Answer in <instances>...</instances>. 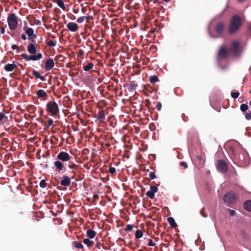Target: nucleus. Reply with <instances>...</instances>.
<instances>
[{"label":"nucleus","mask_w":251,"mask_h":251,"mask_svg":"<svg viewBox=\"0 0 251 251\" xmlns=\"http://www.w3.org/2000/svg\"><path fill=\"white\" fill-rule=\"evenodd\" d=\"M244 18V17H242L238 15H234L232 17L228 28L229 34L235 33L240 29L242 25Z\"/></svg>","instance_id":"1"},{"label":"nucleus","mask_w":251,"mask_h":251,"mask_svg":"<svg viewBox=\"0 0 251 251\" xmlns=\"http://www.w3.org/2000/svg\"><path fill=\"white\" fill-rule=\"evenodd\" d=\"M27 49L28 52L31 55H28L26 53L22 54L21 56L25 60L27 61L30 60L36 61L39 60L42 58L43 55L41 53H38L37 54H35L37 52V50L34 44H29L27 46Z\"/></svg>","instance_id":"2"},{"label":"nucleus","mask_w":251,"mask_h":251,"mask_svg":"<svg viewBox=\"0 0 251 251\" xmlns=\"http://www.w3.org/2000/svg\"><path fill=\"white\" fill-rule=\"evenodd\" d=\"M228 50L229 53H230L234 57H239L242 52L240 42L237 40L233 41Z\"/></svg>","instance_id":"3"},{"label":"nucleus","mask_w":251,"mask_h":251,"mask_svg":"<svg viewBox=\"0 0 251 251\" xmlns=\"http://www.w3.org/2000/svg\"><path fill=\"white\" fill-rule=\"evenodd\" d=\"M46 110L51 116H54L59 112V109L57 103L52 100L49 101L46 105Z\"/></svg>","instance_id":"4"},{"label":"nucleus","mask_w":251,"mask_h":251,"mask_svg":"<svg viewBox=\"0 0 251 251\" xmlns=\"http://www.w3.org/2000/svg\"><path fill=\"white\" fill-rule=\"evenodd\" d=\"M229 51L225 45L220 46L217 54L218 61L226 59L229 55Z\"/></svg>","instance_id":"5"},{"label":"nucleus","mask_w":251,"mask_h":251,"mask_svg":"<svg viewBox=\"0 0 251 251\" xmlns=\"http://www.w3.org/2000/svg\"><path fill=\"white\" fill-rule=\"evenodd\" d=\"M7 23L11 30L16 29L18 26V18L14 13H10L7 17Z\"/></svg>","instance_id":"6"},{"label":"nucleus","mask_w":251,"mask_h":251,"mask_svg":"<svg viewBox=\"0 0 251 251\" xmlns=\"http://www.w3.org/2000/svg\"><path fill=\"white\" fill-rule=\"evenodd\" d=\"M237 199L236 194L233 191H230L226 193L223 198V200L225 202L229 204L234 203Z\"/></svg>","instance_id":"7"},{"label":"nucleus","mask_w":251,"mask_h":251,"mask_svg":"<svg viewBox=\"0 0 251 251\" xmlns=\"http://www.w3.org/2000/svg\"><path fill=\"white\" fill-rule=\"evenodd\" d=\"M216 166L217 170L223 174H225L228 171V164L224 160H218L216 161Z\"/></svg>","instance_id":"8"},{"label":"nucleus","mask_w":251,"mask_h":251,"mask_svg":"<svg viewBox=\"0 0 251 251\" xmlns=\"http://www.w3.org/2000/svg\"><path fill=\"white\" fill-rule=\"evenodd\" d=\"M239 159L240 163L244 166L248 165L250 162L249 155L246 151H244L241 155L239 156Z\"/></svg>","instance_id":"9"},{"label":"nucleus","mask_w":251,"mask_h":251,"mask_svg":"<svg viewBox=\"0 0 251 251\" xmlns=\"http://www.w3.org/2000/svg\"><path fill=\"white\" fill-rule=\"evenodd\" d=\"M225 29V24L223 22H220L217 23L214 28L216 33L218 34V37H220L222 35Z\"/></svg>","instance_id":"10"},{"label":"nucleus","mask_w":251,"mask_h":251,"mask_svg":"<svg viewBox=\"0 0 251 251\" xmlns=\"http://www.w3.org/2000/svg\"><path fill=\"white\" fill-rule=\"evenodd\" d=\"M71 157L68 153L65 151L60 152L57 155L56 158L61 161L65 162L69 160Z\"/></svg>","instance_id":"11"},{"label":"nucleus","mask_w":251,"mask_h":251,"mask_svg":"<svg viewBox=\"0 0 251 251\" xmlns=\"http://www.w3.org/2000/svg\"><path fill=\"white\" fill-rule=\"evenodd\" d=\"M158 188L155 186H151L150 190L148 191L146 195L151 199H153L154 198V194L157 191Z\"/></svg>","instance_id":"12"},{"label":"nucleus","mask_w":251,"mask_h":251,"mask_svg":"<svg viewBox=\"0 0 251 251\" xmlns=\"http://www.w3.org/2000/svg\"><path fill=\"white\" fill-rule=\"evenodd\" d=\"M54 66V61L52 58H49L47 59L45 62V70L46 71H50Z\"/></svg>","instance_id":"13"},{"label":"nucleus","mask_w":251,"mask_h":251,"mask_svg":"<svg viewBox=\"0 0 251 251\" xmlns=\"http://www.w3.org/2000/svg\"><path fill=\"white\" fill-rule=\"evenodd\" d=\"M63 179L60 181V185L63 186H69L71 185V181L70 177L67 176H63Z\"/></svg>","instance_id":"14"},{"label":"nucleus","mask_w":251,"mask_h":251,"mask_svg":"<svg viewBox=\"0 0 251 251\" xmlns=\"http://www.w3.org/2000/svg\"><path fill=\"white\" fill-rule=\"evenodd\" d=\"M66 26L69 30L72 32H76L78 29L77 25L73 22L69 23Z\"/></svg>","instance_id":"15"},{"label":"nucleus","mask_w":251,"mask_h":251,"mask_svg":"<svg viewBox=\"0 0 251 251\" xmlns=\"http://www.w3.org/2000/svg\"><path fill=\"white\" fill-rule=\"evenodd\" d=\"M24 30L28 36V39L29 40H32L36 36L35 35H34V30L32 28L28 27L26 30H25V28H24Z\"/></svg>","instance_id":"16"},{"label":"nucleus","mask_w":251,"mask_h":251,"mask_svg":"<svg viewBox=\"0 0 251 251\" xmlns=\"http://www.w3.org/2000/svg\"><path fill=\"white\" fill-rule=\"evenodd\" d=\"M54 166L55 167V170L58 172L61 171L64 168L63 163L59 160L55 161Z\"/></svg>","instance_id":"17"},{"label":"nucleus","mask_w":251,"mask_h":251,"mask_svg":"<svg viewBox=\"0 0 251 251\" xmlns=\"http://www.w3.org/2000/svg\"><path fill=\"white\" fill-rule=\"evenodd\" d=\"M86 236L89 239H93L97 234V232L93 229H88L86 230Z\"/></svg>","instance_id":"18"},{"label":"nucleus","mask_w":251,"mask_h":251,"mask_svg":"<svg viewBox=\"0 0 251 251\" xmlns=\"http://www.w3.org/2000/svg\"><path fill=\"white\" fill-rule=\"evenodd\" d=\"M36 95L39 98H44L46 99L48 97L46 92L42 89L38 90L36 92Z\"/></svg>","instance_id":"19"},{"label":"nucleus","mask_w":251,"mask_h":251,"mask_svg":"<svg viewBox=\"0 0 251 251\" xmlns=\"http://www.w3.org/2000/svg\"><path fill=\"white\" fill-rule=\"evenodd\" d=\"M4 68L6 71L11 72L17 68V65L15 64H7L5 65Z\"/></svg>","instance_id":"20"},{"label":"nucleus","mask_w":251,"mask_h":251,"mask_svg":"<svg viewBox=\"0 0 251 251\" xmlns=\"http://www.w3.org/2000/svg\"><path fill=\"white\" fill-rule=\"evenodd\" d=\"M105 112L103 110H100L97 116V119L99 120H103L105 119Z\"/></svg>","instance_id":"21"},{"label":"nucleus","mask_w":251,"mask_h":251,"mask_svg":"<svg viewBox=\"0 0 251 251\" xmlns=\"http://www.w3.org/2000/svg\"><path fill=\"white\" fill-rule=\"evenodd\" d=\"M167 221L173 228H175L177 226L175 219L173 217H168L167 218Z\"/></svg>","instance_id":"22"},{"label":"nucleus","mask_w":251,"mask_h":251,"mask_svg":"<svg viewBox=\"0 0 251 251\" xmlns=\"http://www.w3.org/2000/svg\"><path fill=\"white\" fill-rule=\"evenodd\" d=\"M89 238H85L83 240V243L85 245H87V246L90 248L92 247L94 244V242L90 240Z\"/></svg>","instance_id":"23"},{"label":"nucleus","mask_w":251,"mask_h":251,"mask_svg":"<svg viewBox=\"0 0 251 251\" xmlns=\"http://www.w3.org/2000/svg\"><path fill=\"white\" fill-rule=\"evenodd\" d=\"M32 75L35 77L36 78L40 79L42 81H44L45 80V77L42 76L39 72L36 70L33 71Z\"/></svg>","instance_id":"24"},{"label":"nucleus","mask_w":251,"mask_h":251,"mask_svg":"<svg viewBox=\"0 0 251 251\" xmlns=\"http://www.w3.org/2000/svg\"><path fill=\"white\" fill-rule=\"evenodd\" d=\"M244 208L250 211L251 212V200H248L246 201L243 204Z\"/></svg>","instance_id":"25"},{"label":"nucleus","mask_w":251,"mask_h":251,"mask_svg":"<svg viewBox=\"0 0 251 251\" xmlns=\"http://www.w3.org/2000/svg\"><path fill=\"white\" fill-rule=\"evenodd\" d=\"M93 67L94 64L92 62H89L86 65H83V70L86 72L90 71L91 69H93Z\"/></svg>","instance_id":"26"},{"label":"nucleus","mask_w":251,"mask_h":251,"mask_svg":"<svg viewBox=\"0 0 251 251\" xmlns=\"http://www.w3.org/2000/svg\"><path fill=\"white\" fill-rule=\"evenodd\" d=\"M73 246L75 247L77 249H83V246L81 242H77V241H74L73 242Z\"/></svg>","instance_id":"27"},{"label":"nucleus","mask_w":251,"mask_h":251,"mask_svg":"<svg viewBox=\"0 0 251 251\" xmlns=\"http://www.w3.org/2000/svg\"><path fill=\"white\" fill-rule=\"evenodd\" d=\"M149 80L151 83L154 84L155 82L158 81L159 79H158V77L156 75H151V76H150Z\"/></svg>","instance_id":"28"},{"label":"nucleus","mask_w":251,"mask_h":251,"mask_svg":"<svg viewBox=\"0 0 251 251\" xmlns=\"http://www.w3.org/2000/svg\"><path fill=\"white\" fill-rule=\"evenodd\" d=\"M55 1L59 7L63 9V10L65 9V6L63 1L62 0H55Z\"/></svg>","instance_id":"29"},{"label":"nucleus","mask_w":251,"mask_h":251,"mask_svg":"<svg viewBox=\"0 0 251 251\" xmlns=\"http://www.w3.org/2000/svg\"><path fill=\"white\" fill-rule=\"evenodd\" d=\"M143 235V232L141 230L138 229L135 232V236L137 239L141 238Z\"/></svg>","instance_id":"30"},{"label":"nucleus","mask_w":251,"mask_h":251,"mask_svg":"<svg viewBox=\"0 0 251 251\" xmlns=\"http://www.w3.org/2000/svg\"><path fill=\"white\" fill-rule=\"evenodd\" d=\"M249 108V106L247 104H242L240 105V110L242 112L247 111Z\"/></svg>","instance_id":"31"},{"label":"nucleus","mask_w":251,"mask_h":251,"mask_svg":"<svg viewBox=\"0 0 251 251\" xmlns=\"http://www.w3.org/2000/svg\"><path fill=\"white\" fill-rule=\"evenodd\" d=\"M47 44L48 46L50 47H54L56 46V41H53L52 40H50L48 42H47Z\"/></svg>","instance_id":"32"},{"label":"nucleus","mask_w":251,"mask_h":251,"mask_svg":"<svg viewBox=\"0 0 251 251\" xmlns=\"http://www.w3.org/2000/svg\"><path fill=\"white\" fill-rule=\"evenodd\" d=\"M69 168L71 169H77L78 168V165L75 164L73 162H72L70 165L68 166Z\"/></svg>","instance_id":"33"},{"label":"nucleus","mask_w":251,"mask_h":251,"mask_svg":"<svg viewBox=\"0 0 251 251\" xmlns=\"http://www.w3.org/2000/svg\"><path fill=\"white\" fill-rule=\"evenodd\" d=\"M239 93L238 92H232L231 93V96L233 99H237L239 96Z\"/></svg>","instance_id":"34"},{"label":"nucleus","mask_w":251,"mask_h":251,"mask_svg":"<svg viewBox=\"0 0 251 251\" xmlns=\"http://www.w3.org/2000/svg\"><path fill=\"white\" fill-rule=\"evenodd\" d=\"M39 185L41 188H45L47 186L46 181L44 179L42 180L40 182Z\"/></svg>","instance_id":"35"},{"label":"nucleus","mask_w":251,"mask_h":251,"mask_svg":"<svg viewBox=\"0 0 251 251\" xmlns=\"http://www.w3.org/2000/svg\"><path fill=\"white\" fill-rule=\"evenodd\" d=\"M99 196L97 194H95L93 195V200H92V203L93 204H94L95 202L99 199Z\"/></svg>","instance_id":"36"},{"label":"nucleus","mask_w":251,"mask_h":251,"mask_svg":"<svg viewBox=\"0 0 251 251\" xmlns=\"http://www.w3.org/2000/svg\"><path fill=\"white\" fill-rule=\"evenodd\" d=\"M133 226L131 225H126V228L125 229V230L126 231H130L132 230Z\"/></svg>","instance_id":"37"},{"label":"nucleus","mask_w":251,"mask_h":251,"mask_svg":"<svg viewBox=\"0 0 251 251\" xmlns=\"http://www.w3.org/2000/svg\"><path fill=\"white\" fill-rule=\"evenodd\" d=\"M108 171L111 174H114L116 172V169L114 167H110Z\"/></svg>","instance_id":"38"},{"label":"nucleus","mask_w":251,"mask_h":251,"mask_svg":"<svg viewBox=\"0 0 251 251\" xmlns=\"http://www.w3.org/2000/svg\"><path fill=\"white\" fill-rule=\"evenodd\" d=\"M137 86V85L135 83L131 84L130 85L129 89V90H131V91L135 90L136 89V87Z\"/></svg>","instance_id":"39"},{"label":"nucleus","mask_w":251,"mask_h":251,"mask_svg":"<svg viewBox=\"0 0 251 251\" xmlns=\"http://www.w3.org/2000/svg\"><path fill=\"white\" fill-rule=\"evenodd\" d=\"M85 19V16L80 17L77 19V22L78 23H82L84 21Z\"/></svg>","instance_id":"40"},{"label":"nucleus","mask_w":251,"mask_h":251,"mask_svg":"<svg viewBox=\"0 0 251 251\" xmlns=\"http://www.w3.org/2000/svg\"><path fill=\"white\" fill-rule=\"evenodd\" d=\"M149 176L151 179H153L156 177L155 173L153 172H151L149 173Z\"/></svg>","instance_id":"41"},{"label":"nucleus","mask_w":251,"mask_h":251,"mask_svg":"<svg viewBox=\"0 0 251 251\" xmlns=\"http://www.w3.org/2000/svg\"><path fill=\"white\" fill-rule=\"evenodd\" d=\"M5 117V115L4 113L0 112V124L2 123L3 120Z\"/></svg>","instance_id":"42"},{"label":"nucleus","mask_w":251,"mask_h":251,"mask_svg":"<svg viewBox=\"0 0 251 251\" xmlns=\"http://www.w3.org/2000/svg\"><path fill=\"white\" fill-rule=\"evenodd\" d=\"M204 208L203 207L200 211V214L201 215L203 216L204 218H206L207 217V215L204 213Z\"/></svg>","instance_id":"43"},{"label":"nucleus","mask_w":251,"mask_h":251,"mask_svg":"<svg viewBox=\"0 0 251 251\" xmlns=\"http://www.w3.org/2000/svg\"><path fill=\"white\" fill-rule=\"evenodd\" d=\"M53 121L52 119H49L48 120V125L46 126V127L47 128H49L50 126H51L53 124Z\"/></svg>","instance_id":"44"},{"label":"nucleus","mask_w":251,"mask_h":251,"mask_svg":"<svg viewBox=\"0 0 251 251\" xmlns=\"http://www.w3.org/2000/svg\"><path fill=\"white\" fill-rule=\"evenodd\" d=\"M180 165L183 167L184 169H186L188 168V165L186 162L184 161H182L180 163Z\"/></svg>","instance_id":"45"},{"label":"nucleus","mask_w":251,"mask_h":251,"mask_svg":"<svg viewBox=\"0 0 251 251\" xmlns=\"http://www.w3.org/2000/svg\"><path fill=\"white\" fill-rule=\"evenodd\" d=\"M156 109L160 111L161 110V107H162V104H161V102H159V101L157 102V103H156Z\"/></svg>","instance_id":"46"},{"label":"nucleus","mask_w":251,"mask_h":251,"mask_svg":"<svg viewBox=\"0 0 251 251\" xmlns=\"http://www.w3.org/2000/svg\"><path fill=\"white\" fill-rule=\"evenodd\" d=\"M245 118L247 120H250L251 119V111L250 113H246Z\"/></svg>","instance_id":"47"},{"label":"nucleus","mask_w":251,"mask_h":251,"mask_svg":"<svg viewBox=\"0 0 251 251\" xmlns=\"http://www.w3.org/2000/svg\"><path fill=\"white\" fill-rule=\"evenodd\" d=\"M228 210L230 212V215L231 216H234L236 214V212L234 210H231L230 209H228Z\"/></svg>","instance_id":"48"},{"label":"nucleus","mask_w":251,"mask_h":251,"mask_svg":"<svg viewBox=\"0 0 251 251\" xmlns=\"http://www.w3.org/2000/svg\"><path fill=\"white\" fill-rule=\"evenodd\" d=\"M11 49L13 50H17V52H19V47L16 45H12L11 46Z\"/></svg>","instance_id":"49"},{"label":"nucleus","mask_w":251,"mask_h":251,"mask_svg":"<svg viewBox=\"0 0 251 251\" xmlns=\"http://www.w3.org/2000/svg\"><path fill=\"white\" fill-rule=\"evenodd\" d=\"M148 245L149 246H154L155 244L153 243L152 240L151 239H149Z\"/></svg>","instance_id":"50"},{"label":"nucleus","mask_w":251,"mask_h":251,"mask_svg":"<svg viewBox=\"0 0 251 251\" xmlns=\"http://www.w3.org/2000/svg\"><path fill=\"white\" fill-rule=\"evenodd\" d=\"M102 244L100 242L97 243L96 245V247L98 249H100Z\"/></svg>","instance_id":"51"},{"label":"nucleus","mask_w":251,"mask_h":251,"mask_svg":"<svg viewBox=\"0 0 251 251\" xmlns=\"http://www.w3.org/2000/svg\"><path fill=\"white\" fill-rule=\"evenodd\" d=\"M81 6L82 7L81 9V12L83 13H85L86 12V8L85 7H83V4H81Z\"/></svg>","instance_id":"52"},{"label":"nucleus","mask_w":251,"mask_h":251,"mask_svg":"<svg viewBox=\"0 0 251 251\" xmlns=\"http://www.w3.org/2000/svg\"><path fill=\"white\" fill-rule=\"evenodd\" d=\"M0 33L2 34H4V33H5V27H1Z\"/></svg>","instance_id":"53"},{"label":"nucleus","mask_w":251,"mask_h":251,"mask_svg":"<svg viewBox=\"0 0 251 251\" xmlns=\"http://www.w3.org/2000/svg\"><path fill=\"white\" fill-rule=\"evenodd\" d=\"M21 38L24 40H25L27 38L26 35L24 33L22 34Z\"/></svg>","instance_id":"54"},{"label":"nucleus","mask_w":251,"mask_h":251,"mask_svg":"<svg viewBox=\"0 0 251 251\" xmlns=\"http://www.w3.org/2000/svg\"><path fill=\"white\" fill-rule=\"evenodd\" d=\"M85 19L87 20L88 21H89V20H92L93 19L92 16H85Z\"/></svg>","instance_id":"55"},{"label":"nucleus","mask_w":251,"mask_h":251,"mask_svg":"<svg viewBox=\"0 0 251 251\" xmlns=\"http://www.w3.org/2000/svg\"><path fill=\"white\" fill-rule=\"evenodd\" d=\"M78 11H79V9H74L73 10V12L74 13H77L78 12Z\"/></svg>","instance_id":"56"},{"label":"nucleus","mask_w":251,"mask_h":251,"mask_svg":"<svg viewBox=\"0 0 251 251\" xmlns=\"http://www.w3.org/2000/svg\"><path fill=\"white\" fill-rule=\"evenodd\" d=\"M83 238V235H79L77 236L78 239H80Z\"/></svg>","instance_id":"57"},{"label":"nucleus","mask_w":251,"mask_h":251,"mask_svg":"<svg viewBox=\"0 0 251 251\" xmlns=\"http://www.w3.org/2000/svg\"><path fill=\"white\" fill-rule=\"evenodd\" d=\"M36 24L37 25H39L41 24V22L39 21V20H38L37 22H36Z\"/></svg>","instance_id":"58"},{"label":"nucleus","mask_w":251,"mask_h":251,"mask_svg":"<svg viewBox=\"0 0 251 251\" xmlns=\"http://www.w3.org/2000/svg\"><path fill=\"white\" fill-rule=\"evenodd\" d=\"M145 90V91H147V90H148V88H147V87H146V88H144Z\"/></svg>","instance_id":"59"},{"label":"nucleus","mask_w":251,"mask_h":251,"mask_svg":"<svg viewBox=\"0 0 251 251\" xmlns=\"http://www.w3.org/2000/svg\"><path fill=\"white\" fill-rule=\"evenodd\" d=\"M166 2H169L170 1H171V0H164Z\"/></svg>","instance_id":"60"},{"label":"nucleus","mask_w":251,"mask_h":251,"mask_svg":"<svg viewBox=\"0 0 251 251\" xmlns=\"http://www.w3.org/2000/svg\"><path fill=\"white\" fill-rule=\"evenodd\" d=\"M249 28H250V29L251 30V24H250V27H249Z\"/></svg>","instance_id":"61"},{"label":"nucleus","mask_w":251,"mask_h":251,"mask_svg":"<svg viewBox=\"0 0 251 251\" xmlns=\"http://www.w3.org/2000/svg\"><path fill=\"white\" fill-rule=\"evenodd\" d=\"M51 38H55V37H54V35H51Z\"/></svg>","instance_id":"62"},{"label":"nucleus","mask_w":251,"mask_h":251,"mask_svg":"<svg viewBox=\"0 0 251 251\" xmlns=\"http://www.w3.org/2000/svg\"><path fill=\"white\" fill-rule=\"evenodd\" d=\"M82 52H83V51H82V50H80V51H79V53H82Z\"/></svg>","instance_id":"63"},{"label":"nucleus","mask_w":251,"mask_h":251,"mask_svg":"<svg viewBox=\"0 0 251 251\" xmlns=\"http://www.w3.org/2000/svg\"><path fill=\"white\" fill-rule=\"evenodd\" d=\"M2 25H3V23H0V26H1Z\"/></svg>","instance_id":"64"}]
</instances>
